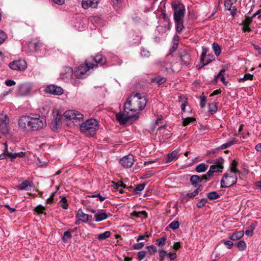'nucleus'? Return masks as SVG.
Here are the masks:
<instances>
[{"instance_id": "nucleus-44", "label": "nucleus", "mask_w": 261, "mask_h": 261, "mask_svg": "<svg viewBox=\"0 0 261 261\" xmlns=\"http://www.w3.org/2000/svg\"><path fill=\"white\" fill-rule=\"evenodd\" d=\"M237 247L240 250H244L246 248V245L244 241L241 240L238 242Z\"/></svg>"}, {"instance_id": "nucleus-28", "label": "nucleus", "mask_w": 261, "mask_h": 261, "mask_svg": "<svg viewBox=\"0 0 261 261\" xmlns=\"http://www.w3.org/2000/svg\"><path fill=\"white\" fill-rule=\"evenodd\" d=\"M131 215L140 218H146L147 217V213L145 211H133L131 213Z\"/></svg>"}, {"instance_id": "nucleus-22", "label": "nucleus", "mask_w": 261, "mask_h": 261, "mask_svg": "<svg viewBox=\"0 0 261 261\" xmlns=\"http://www.w3.org/2000/svg\"><path fill=\"white\" fill-rule=\"evenodd\" d=\"M31 86L28 84H22L18 88V93L21 95H26L31 91Z\"/></svg>"}, {"instance_id": "nucleus-3", "label": "nucleus", "mask_w": 261, "mask_h": 261, "mask_svg": "<svg viewBox=\"0 0 261 261\" xmlns=\"http://www.w3.org/2000/svg\"><path fill=\"white\" fill-rule=\"evenodd\" d=\"M171 7L174 10L173 19L176 31L178 33H180L184 29V18L186 14L185 6L180 2L175 1L172 3Z\"/></svg>"}, {"instance_id": "nucleus-55", "label": "nucleus", "mask_w": 261, "mask_h": 261, "mask_svg": "<svg viewBox=\"0 0 261 261\" xmlns=\"http://www.w3.org/2000/svg\"><path fill=\"white\" fill-rule=\"evenodd\" d=\"M146 186L145 184H142L137 185L136 187L134 189V191L136 192H141L145 188Z\"/></svg>"}, {"instance_id": "nucleus-23", "label": "nucleus", "mask_w": 261, "mask_h": 261, "mask_svg": "<svg viewBox=\"0 0 261 261\" xmlns=\"http://www.w3.org/2000/svg\"><path fill=\"white\" fill-rule=\"evenodd\" d=\"M215 57L212 54H208V55L205 56L204 59L203 60H200L201 66L198 67V69H200L203 67L204 66L207 65L213 61L215 60Z\"/></svg>"}, {"instance_id": "nucleus-16", "label": "nucleus", "mask_w": 261, "mask_h": 261, "mask_svg": "<svg viewBox=\"0 0 261 261\" xmlns=\"http://www.w3.org/2000/svg\"><path fill=\"white\" fill-rule=\"evenodd\" d=\"M73 74H74V71L72 70V68L67 66L64 68L60 76L63 80L67 81L71 78Z\"/></svg>"}, {"instance_id": "nucleus-2", "label": "nucleus", "mask_w": 261, "mask_h": 261, "mask_svg": "<svg viewBox=\"0 0 261 261\" xmlns=\"http://www.w3.org/2000/svg\"><path fill=\"white\" fill-rule=\"evenodd\" d=\"M19 127L24 130L36 131L42 129L46 125V119L38 114L22 116L18 120Z\"/></svg>"}, {"instance_id": "nucleus-18", "label": "nucleus", "mask_w": 261, "mask_h": 261, "mask_svg": "<svg viewBox=\"0 0 261 261\" xmlns=\"http://www.w3.org/2000/svg\"><path fill=\"white\" fill-rule=\"evenodd\" d=\"M169 57V55L168 54L166 56L165 60L160 63V65L161 67L162 68V70H164L167 72H170L171 71H173L172 68V64L168 60Z\"/></svg>"}, {"instance_id": "nucleus-59", "label": "nucleus", "mask_w": 261, "mask_h": 261, "mask_svg": "<svg viewBox=\"0 0 261 261\" xmlns=\"http://www.w3.org/2000/svg\"><path fill=\"white\" fill-rule=\"evenodd\" d=\"M200 99L201 100L200 106L201 108H203L205 106L206 103V98L205 96H201Z\"/></svg>"}, {"instance_id": "nucleus-25", "label": "nucleus", "mask_w": 261, "mask_h": 261, "mask_svg": "<svg viewBox=\"0 0 261 261\" xmlns=\"http://www.w3.org/2000/svg\"><path fill=\"white\" fill-rule=\"evenodd\" d=\"M237 142H238V141L237 140V139L236 138H230L227 140V141L225 143H224V144L221 145L220 146H219L218 147V149H222V150L226 149V148H228L229 147H230V146L237 143Z\"/></svg>"}, {"instance_id": "nucleus-62", "label": "nucleus", "mask_w": 261, "mask_h": 261, "mask_svg": "<svg viewBox=\"0 0 261 261\" xmlns=\"http://www.w3.org/2000/svg\"><path fill=\"white\" fill-rule=\"evenodd\" d=\"M223 243L225 245L227 246L228 249L232 248L233 243L231 241H224Z\"/></svg>"}, {"instance_id": "nucleus-60", "label": "nucleus", "mask_w": 261, "mask_h": 261, "mask_svg": "<svg viewBox=\"0 0 261 261\" xmlns=\"http://www.w3.org/2000/svg\"><path fill=\"white\" fill-rule=\"evenodd\" d=\"M202 54L201 55L200 59H201V60H203V59H204V58H205V56L206 55V54L207 53V49L206 47L203 46L202 47Z\"/></svg>"}, {"instance_id": "nucleus-12", "label": "nucleus", "mask_w": 261, "mask_h": 261, "mask_svg": "<svg viewBox=\"0 0 261 261\" xmlns=\"http://www.w3.org/2000/svg\"><path fill=\"white\" fill-rule=\"evenodd\" d=\"M8 116L3 113H0V131L3 134H7L8 133Z\"/></svg>"}, {"instance_id": "nucleus-24", "label": "nucleus", "mask_w": 261, "mask_h": 261, "mask_svg": "<svg viewBox=\"0 0 261 261\" xmlns=\"http://www.w3.org/2000/svg\"><path fill=\"white\" fill-rule=\"evenodd\" d=\"M76 217L83 222L86 223L89 220L90 218H92L91 215L84 213L82 209H79L77 213Z\"/></svg>"}, {"instance_id": "nucleus-43", "label": "nucleus", "mask_w": 261, "mask_h": 261, "mask_svg": "<svg viewBox=\"0 0 261 261\" xmlns=\"http://www.w3.org/2000/svg\"><path fill=\"white\" fill-rule=\"evenodd\" d=\"M166 80L165 77L157 76L154 79H152V82H156L158 84L161 85L166 82Z\"/></svg>"}, {"instance_id": "nucleus-8", "label": "nucleus", "mask_w": 261, "mask_h": 261, "mask_svg": "<svg viewBox=\"0 0 261 261\" xmlns=\"http://www.w3.org/2000/svg\"><path fill=\"white\" fill-rule=\"evenodd\" d=\"M178 57L180 64L183 67H187L191 64V56L188 51L181 49L178 51Z\"/></svg>"}, {"instance_id": "nucleus-52", "label": "nucleus", "mask_w": 261, "mask_h": 261, "mask_svg": "<svg viewBox=\"0 0 261 261\" xmlns=\"http://www.w3.org/2000/svg\"><path fill=\"white\" fill-rule=\"evenodd\" d=\"M145 244L143 242H140L135 243L133 245V248L134 249L138 250L142 248L144 246Z\"/></svg>"}, {"instance_id": "nucleus-57", "label": "nucleus", "mask_w": 261, "mask_h": 261, "mask_svg": "<svg viewBox=\"0 0 261 261\" xmlns=\"http://www.w3.org/2000/svg\"><path fill=\"white\" fill-rule=\"evenodd\" d=\"M146 248L150 254H152L153 253H155L157 252V249L153 245L147 246Z\"/></svg>"}, {"instance_id": "nucleus-49", "label": "nucleus", "mask_w": 261, "mask_h": 261, "mask_svg": "<svg viewBox=\"0 0 261 261\" xmlns=\"http://www.w3.org/2000/svg\"><path fill=\"white\" fill-rule=\"evenodd\" d=\"M233 4V0H226L224 3V6L226 9L230 11L231 6Z\"/></svg>"}, {"instance_id": "nucleus-31", "label": "nucleus", "mask_w": 261, "mask_h": 261, "mask_svg": "<svg viewBox=\"0 0 261 261\" xmlns=\"http://www.w3.org/2000/svg\"><path fill=\"white\" fill-rule=\"evenodd\" d=\"M206 196L210 200H215L220 197L219 194L216 191L209 192Z\"/></svg>"}, {"instance_id": "nucleus-9", "label": "nucleus", "mask_w": 261, "mask_h": 261, "mask_svg": "<svg viewBox=\"0 0 261 261\" xmlns=\"http://www.w3.org/2000/svg\"><path fill=\"white\" fill-rule=\"evenodd\" d=\"M224 160L222 158H217L213 165L210 166L208 171V175H212L213 176L215 172H222L224 168Z\"/></svg>"}, {"instance_id": "nucleus-32", "label": "nucleus", "mask_w": 261, "mask_h": 261, "mask_svg": "<svg viewBox=\"0 0 261 261\" xmlns=\"http://www.w3.org/2000/svg\"><path fill=\"white\" fill-rule=\"evenodd\" d=\"M200 191H201V189H200L199 188H197L193 192L189 193L187 194V195L185 196V198L188 200L190 198L194 197L195 196H196V195H198V193Z\"/></svg>"}, {"instance_id": "nucleus-21", "label": "nucleus", "mask_w": 261, "mask_h": 261, "mask_svg": "<svg viewBox=\"0 0 261 261\" xmlns=\"http://www.w3.org/2000/svg\"><path fill=\"white\" fill-rule=\"evenodd\" d=\"M108 217V214L104 210L98 211L94 216V218L96 222H100L106 220Z\"/></svg>"}, {"instance_id": "nucleus-15", "label": "nucleus", "mask_w": 261, "mask_h": 261, "mask_svg": "<svg viewBox=\"0 0 261 261\" xmlns=\"http://www.w3.org/2000/svg\"><path fill=\"white\" fill-rule=\"evenodd\" d=\"M100 0H82V6L85 9H88L89 8H96Z\"/></svg>"}, {"instance_id": "nucleus-4", "label": "nucleus", "mask_w": 261, "mask_h": 261, "mask_svg": "<svg viewBox=\"0 0 261 261\" xmlns=\"http://www.w3.org/2000/svg\"><path fill=\"white\" fill-rule=\"evenodd\" d=\"M98 128L97 121L94 119L87 120L80 125L81 132L87 136H94Z\"/></svg>"}, {"instance_id": "nucleus-5", "label": "nucleus", "mask_w": 261, "mask_h": 261, "mask_svg": "<svg viewBox=\"0 0 261 261\" xmlns=\"http://www.w3.org/2000/svg\"><path fill=\"white\" fill-rule=\"evenodd\" d=\"M236 174L237 173H234L232 171H227L226 172L221 180V188H228L236 184L238 180Z\"/></svg>"}, {"instance_id": "nucleus-10", "label": "nucleus", "mask_w": 261, "mask_h": 261, "mask_svg": "<svg viewBox=\"0 0 261 261\" xmlns=\"http://www.w3.org/2000/svg\"><path fill=\"white\" fill-rule=\"evenodd\" d=\"M87 62L89 63V64H90V63H92V64L95 66V68H96L98 66H103L106 64L107 63V59L102 55L97 54L94 57H90L87 58Z\"/></svg>"}, {"instance_id": "nucleus-7", "label": "nucleus", "mask_w": 261, "mask_h": 261, "mask_svg": "<svg viewBox=\"0 0 261 261\" xmlns=\"http://www.w3.org/2000/svg\"><path fill=\"white\" fill-rule=\"evenodd\" d=\"M65 118L67 120H71L73 123L82 120L84 118L83 114L77 111L71 110L66 111L63 115Z\"/></svg>"}, {"instance_id": "nucleus-13", "label": "nucleus", "mask_w": 261, "mask_h": 261, "mask_svg": "<svg viewBox=\"0 0 261 261\" xmlns=\"http://www.w3.org/2000/svg\"><path fill=\"white\" fill-rule=\"evenodd\" d=\"M45 91L46 93L55 95H61L63 93V90L62 88L54 85L48 86L46 88Z\"/></svg>"}, {"instance_id": "nucleus-14", "label": "nucleus", "mask_w": 261, "mask_h": 261, "mask_svg": "<svg viewBox=\"0 0 261 261\" xmlns=\"http://www.w3.org/2000/svg\"><path fill=\"white\" fill-rule=\"evenodd\" d=\"M134 162V156L133 155L129 154L123 156L119 161L120 164L124 168H130L132 166Z\"/></svg>"}, {"instance_id": "nucleus-64", "label": "nucleus", "mask_w": 261, "mask_h": 261, "mask_svg": "<svg viewBox=\"0 0 261 261\" xmlns=\"http://www.w3.org/2000/svg\"><path fill=\"white\" fill-rule=\"evenodd\" d=\"M179 37L177 35H174L173 38V44L178 45V42H179Z\"/></svg>"}, {"instance_id": "nucleus-41", "label": "nucleus", "mask_w": 261, "mask_h": 261, "mask_svg": "<svg viewBox=\"0 0 261 261\" xmlns=\"http://www.w3.org/2000/svg\"><path fill=\"white\" fill-rule=\"evenodd\" d=\"M71 237L72 236L70 232L68 231H66L64 232L63 236L62 238V241L65 243L67 242L68 240L71 239Z\"/></svg>"}, {"instance_id": "nucleus-46", "label": "nucleus", "mask_w": 261, "mask_h": 261, "mask_svg": "<svg viewBox=\"0 0 261 261\" xmlns=\"http://www.w3.org/2000/svg\"><path fill=\"white\" fill-rule=\"evenodd\" d=\"M253 17L246 16L245 19L243 21L242 24L243 25L249 26L252 21Z\"/></svg>"}, {"instance_id": "nucleus-1", "label": "nucleus", "mask_w": 261, "mask_h": 261, "mask_svg": "<svg viewBox=\"0 0 261 261\" xmlns=\"http://www.w3.org/2000/svg\"><path fill=\"white\" fill-rule=\"evenodd\" d=\"M147 103L146 98L140 93H133L124 105L123 111L116 114V117L121 124H125L130 118L137 119L139 110L144 108Z\"/></svg>"}, {"instance_id": "nucleus-63", "label": "nucleus", "mask_w": 261, "mask_h": 261, "mask_svg": "<svg viewBox=\"0 0 261 261\" xmlns=\"http://www.w3.org/2000/svg\"><path fill=\"white\" fill-rule=\"evenodd\" d=\"M5 84L7 86H12L15 85L16 83L13 80H8L5 81Z\"/></svg>"}, {"instance_id": "nucleus-51", "label": "nucleus", "mask_w": 261, "mask_h": 261, "mask_svg": "<svg viewBox=\"0 0 261 261\" xmlns=\"http://www.w3.org/2000/svg\"><path fill=\"white\" fill-rule=\"evenodd\" d=\"M255 229V226L253 225H251L248 229L246 230L245 234L247 236H252L253 235V231Z\"/></svg>"}, {"instance_id": "nucleus-33", "label": "nucleus", "mask_w": 261, "mask_h": 261, "mask_svg": "<svg viewBox=\"0 0 261 261\" xmlns=\"http://www.w3.org/2000/svg\"><path fill=\"white\" fill-rule=\"evenodd\" d=\"M111 236V232L109 231H106L103 233H100L98 235L97 239L99 241H102L103 240H105L109 237H110Z\"/></svg>"}, {"instance_id": "nucleus-40", "label": "nucleus", "mask_w": 261, "mask_h": 261, "mask_svg": "<svg viewBox=\"0 0 261 261\" xmlns=\"http://www.w3.org/2000/svg\"><path fill=\"white\" fill-rule=\"evenodd\" d=\"M168 254L167 251L163 249H160L159 250V260L160 261H164L165 256H168Z\"/></svg>"}, {"instance_id": "nucleus-58", "label": "nucleus", "mask_w": 261, "mask_h": 261, "mask_svg": "<svg viewBox=\"0 0 261 261\" xmlns=\"http://www.w3.org/2000/svg\"><path fill=\"white\" fill-rule=\"evenodd\" d=\"M88 197H91V198L97 197V198H98V199L100 200V201H103L106 199V198L105 197H102L99 193H98L97 194H93V195H89Z\"/></svg>"}, {"instance_id": "nucleus-6", "label": "nucleus", "mask_w": 261, "mask_h": 261, "mask_svg": "<svg viewBox=\"0 0 261 261\" xmlns=\"http://www.w3.org/2000/svg\"><path fill=\"white\" fill-rule=\"evenodd\" d=\"M95 68V66L92 64V63H90V64L87 63L86 59L84 64L75 68L74 75L79 79L84 78L88 75L87 72L89 70Z\"/></svg>"}, {"instance_id": "nucleus-27", "label": "nucleus", "mask_w": 261, "mask_h": 261, "mask_svg": "<svg viewBox=\"0 0 261 261\" xmlns=\"http://www.w3.org/2000/svg\"><path fill=\"white\" fill-rule=\"evenodd\" d=\"M31 187V183L28 180L22 182L18 187L17 189L19 190L28 191Z\"/></svg>"}, {"instance_id": "nucleus-17", "label": "nucleus", "mask_w": 261, "mask_h": 261, "mask_svg": "<svg viewBox=\"0 0 261 261\" xmlns=\"http://www.w3.org/2000/svg\"><path fill=\"white\" fill-rule=\"evenodd\" d=\"M4 145L6 146V152H7L8 157L11 159L12 161L17 158H22L24 156V153L23 152L13 153L12 152L9 151L8 144L7 142L4 143Z\"/></svg>"}, {"instance_id": "nucleus-37", "label": "nucleus", "mask_w": 261, "mask_h": 261, "mask_svg": "<svg viewBox=\"0 0 261 261\" xmlns=\"http://www.w3.org/2000/svg\"><path fill=\"white\" fill-rule=\"evenodd\" d=\"M213 49L215 52V55L217 56H218L220 55L221 53V49L219 45H218L216 43H214L213 44Z\"/></svg>"}, {"instance_id": "nucleus-35", "label": "nucleus", "mask_w": 261, "mask_h": 261, "mask_svg": "<svg viewBox=\"0 0 261 261\" xmlns=\"http://www.w3.org/2000/svg\"><path fill=\"white\" fill-rule=\"evenodd\" d=\"M217 106L216 102H212L208 106V112L212 114L216 113L217 111Z\"/></svg>"}, {"instance_id": "nucleus-36", "label": "nucleus", "mask_w": 261, "mask_h": 261, "mask_svg": "<svg viewBox=\"0 0 261 261\" xmlns=\"http://www.w3.org/2000/svg\"><path fill=\"white\" fill-rule=\"evenodd\" d=\"M225 70L224 69H222L220 70L218 74L217 75V77L220 79V81L223 82V83L226 85L228 83L227 82L225 81V78L224 77V75L223 73L225 72Z\"/></svg>"}, {"instance_id": "nucleus-34", "label": "nucleus", "mask_w": 261, "mask_h": 261, "mask_svg": "<svg viewBox=\"0 0 261 261\" xmlns=\"http://www.w3.org/2000/svg\"><path fill=\"white\" fill-rule=\"evenodd\" d=\"M238 163L235 160H233L230 165V170L228 171L233 172L234 173H239L240 171L237 168Z\"/></svg>"}, {"instance_id": "nucleus-20", "label": "nucleus", "mask_w": 261, "mask_h": 261, "mask_svg": "<svg viewBox=\"0 0 261 261\" xmlns=\"http://www.w3.org/2000/svg\"><path fill=\"white\" fill-rule=\"evenodd\" d=\"M201 177L198 175H193L190 177V182L192 185L197 188L201 190L202 186L200 184L201 183Z\"/></svg>"}, {"instance_id": "nucleus-53", "label": "nucleus", "mask_w": 261, "mask_h": 261, "mask_svg": "<svg viewBox=\"0 0 261 261\" xmlns=\"http://www.w3.org/2000/svg\"><path fill=\"white\" fill-rule=\"evenodd\" d=\"M45 210L44 206H42L41 205H39L36 206L35 208V211L38 214H43V211Z\"/></svg>"}, {"instance_id": "nucleus-48", "label": "nucleus", "mask_w": 261, "mask_h": 261, "mask_svg": "<svg viewBox=\"0 0 261 261\" xmlns=\"http://www.w3.org/2000/svg\"><path fill=\"white\" fill-rule=\"evenodd\" d=\"M213 176L212 175H208V171L205 174L203 175L201 177V182H202L203 180H205V181L210 180L212 179Z\"/></svg>"}, {"instance_id": "nucleus-54", "label": "nucleus", "mask_w": 261, "mask_h": 261, "mask_svg": "<svg viewBox=\"0 0 261 261\" xmlns=\"http://www.w3.org/2000/svg\"><path fill=\"white\" fill-rule=\"evenodd\" d=\"M207 202V200L206 198H203L201 199L197 203V206L198 208H202L204 206L205 203Z\"/></svg>"}, {"instance_id": "nucleus-11", "label": "nucleus", "mask_w": 261, "mask_h": 261, "mask_svg": "<svg viewBox=\"0 0 261 261\" xmlns=\"http://www.w3.org/2000/svg\"><path fill=\"white\" fill-rule=\"evenodd\" d=\"M9 67L13 70L22 71L27 68V64L24 60H19L10 62Z\"/></svg>"}, {"instance_id": "nucleus-45", "label": "nucleus", "mask_w": 261, "mask_h": 261, "mask_svg": "<svg viewBox=\"0 0 261 261\" xmlns=\"http://www.w3.org/2000/svg\"><path fill=\"white\" fill-rule=\"evenodd\" d=\"M7 38V34L0 30V45L2 44Z\"/></svg>"}, {"instance_id": "nucleus-26", "label": "nucleus", "mask_w": 261, "mask_h": 261, "mask_svg": "<svg viewBox=\"0 0 261 261\" xmlns=\"http://www.w3.org/2000/svg\"><path fill=\"white\" fill-rule=\"evenodd\" d=\"M244 235L243 230L235 232L229 237V239L232 241H236L241 239Z\"/></svg>"}, {"instance_id": "nucleus-39", "label": "nucleus", "mask_w": 261, "mask_h": 261, "mask_svg": "<svg viewBox=\"0 0 261 261\" xmlns=\"http://www.w3.org/2000/svg\"><path fill=\"white\" fill-rule=\"evenodd\" d=\"M167 239L165 237H163L155 241V244L159 247H163L166 244Z\"/></svg>"}, {"instance_id": "nucleus-38", "label": "nucleus", "mask_w": 261, "mask_h": 261, "mask_svg": "<svg viewBox=\"0 0 261 261\" xmlns=\"http://www.w3.org/2000/svg\"><path fill=\"white\" fill-rule=\"evenodd\" d=\"M253 75L250 73H246L244 75L243 77L240 78L239 80V82H244L247 80H253Z\"/></svg>"}, {"instance_id": "nucleus-50", "label": "nucleus", "mask_w": 261, "mask_h": 261, "mask_svg": "<svg viewBox=\"0 0 261 261\" xmlns=\"http://www.w3.org/2000/svg\"><path fill=\"white\" fill-rule=\"evenodd\" d=\"M179 222L178 221H173L169 225V227L173 229H176L179 227Z\"/></svg>"}, {"instance_id": "nucleus-42", "label": "nucleus", "mask_w": 261, "mask_h": 261, "mask_svg": "<svg viewBox=\"0 0 261 261\" xmlns=\"http://www.w3.org/2000/svg\"><path fill=\"white\" fill-rule=\"evenodd\" d=\"M196 121L194 117H187L184 119L182 125L186 126L189 125L191 122Z\"/></svg>"}, {"instance_id": "nucleus-19", "label": "nucleus", "mask_w": 261, "mask_h": 261, "mask_svg": "<svg viewBox=\"0 0 261 261\" xmlns=\"http://www.w3.org/2000/svg\"><path fill=\"white\" fill-rule=\"evenodd\" d=\"M179 150L176 149L167 155L166 163H170L173 161L176 160L179 156Z\"/></svg>"}, {"instance_id": "nucleus-29", "label": "nucleus", "mask_w": 261, "mask_h": 261, "mask_svg": "<svg viewBox=\"0 0 261 261\" xmlns=\"http://www.w3.org/2000/svg\"><path fill=\"white\" fill-rule=\"evenodd\" d=\"M29 45L35 51H38L42 46V43L40 41H31L30 42Z\"/></svg>"}, {"instance_id": "nucleus-56", "label": "nucleus", "mask_w": 261, "mask_h": 261, "mask_svg": "<svg viewBox=\"0 0 261 261\" xmlns=\"http://www.w3.org/2000/svg\"><path fill=\"white\" fill-rule=\"evenodd\" d=\"M146 254V252L145 251H141L139 252L138 253V259H139L140 260L143 259L145 257Z\"/></svg>"}, {"instance_id": "nucleus-30", "label": "nucleus", "mask_w": 261, "mask_h": 261, "mask_svg": "<svg viewBox=\"0 0 261 261\" xmlns=\"http://www.w3.org/2000/svg\"><path fill=\"white\" fill-rule=\"evenodd\" d=\"M208 167V165L204 163H201L196 166L195 171L198 173L204 172L207 169Z\"/></svg>"}, {"instance_id": "nucleus-61", "label": "nucleus", "mask_w": 261, "mask_h": 261, "mask_svg": "<svg viewBox=\"0 0 261 261\" xmlns=\"http://www.w3.org/2000/svg\"><path fill=\"white\" fill-rule=\"evenodd\" d=\"M141 55L142 57H148L150 56V53H149V51H148L147 50H146L145 49L143 48V49H142V50L141 51Z\"/></svg>"}, {"instance_id": "nucleus-47", "label": "nucleus", "mask_w": 261, "mask_h": 261, "mask_svg": "<svg viewBox=\"0 0 261 261\" xmlns=\"http://www.w3.org/2000/svg\"><path fill=\"white\" fill-rule=\"evenodd\" d=\"M162 15L163 18L165 22L168 23V28H167V29L169 30L170 29V27H171V22H170L169 18L166 15V14L165 11H164V12H163L162 13Z\"/></svg>"}]
</instances>
